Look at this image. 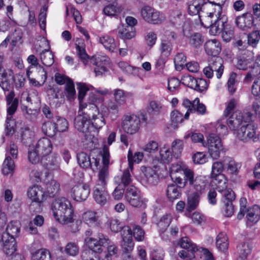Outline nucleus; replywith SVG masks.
I'll return each mask as SVG.
<instances>
[{"instance_id": "obj_46", "label": "nucleus", "mask_w": 260, "mask_h": 260, "mask_svg": "<svg viewBox=\"0 0 260 260\" xmlns=\"http://www.w3.org/2000/svg\"><path fill=\"white\" fill-rule=\"evenodd\" d=\"M178 245H179L180 247L187 249L188 251L192 252L198 250L197 245L192 243L190 239L186 237H183L179 240Z\"/></svg>"}, {"instance_id": "obj_29", "label": "nucleus", "mask_w": 260, "mask_h": 260, "mask_svg": "<svg viewBox=\"0 0 260 260\" xmlns=\"http://www.w3.org/2000/svg\"><path fill=\"white\" fill-rule=\"evenodd\" d=\"M211 186L218 190L223 191L228 187V180L224 175L211 177Z\"/></svg>"}, {"instance_id": "obj_50", "label": "nucleus", "mask_w": 260, "mask_h": 260, "mask_svg": "<svg viewBox=\"0 0 260 260\" xmlns=\"http://www.w3.org/2000/svg\"><path fill=\"white\" fill-rule=\"evenodd\" d=\"M189 138H191V141L194 143H200L202 144L205 143L204 142V137L202 134L200 133H196L192 131L188 132L184 136V140H187Z\"/></svg>"}, {"instance_id": "obj_33", "label": "nucleus", "mask_w": 260, "mask_h": 260, "mask_svg": "<svg viewBox=\"0 0 260 260\" xmlns=\"http://www.w3.org/2000/svg\"><path fill=\"white\" fill-rule=\"evenodd\" d=\"M130 169L128 168L124 170L121 176H117L114 178V182L117 185H121L125 187L132 182L131 175L130 174Z\"/></svg>"}, {"instance_id": "obj_58", "label": "nucleus", "mask_w": 260, "mask_h": 260, "mask_svg": "<svg viewBox=\"0 0 260 260\" xmlns=\"http://www.w3.org/2000/svg\"><path fill=\"white\" fill-rule=\"evenodd\" d=\"M113 95L115 101L122 105L125 102L127 92L120 89H116L113 90Z\"/></svg>"}, {"instance_id": "obj_34", "label": "nucleus", "mask_w": 260, "mask_h": 260, "mask_svg": "<svg viewBox=\"0 0 260 260\" xmlns=\"http://www.w3.org/2000/svg\"><path fill=\"white\" fill-rule=\"evenodd\" d=\"M91 115L90 118L92 119V124L93 126L97 129L101 128L104 126L105 124V119L103 114H100L99 110L97 108V111H91Z\"/></svg>"}, {"instance_id": "obj_9", "label": "nucleus", "mask_w": 260, "mask_h": 260, "mask_svg": "<svg viewBox=\"0 0 260 260\" xmlns=\"http://www.w3.org/2000/svg\"><path fill=\"white\" fill-rule=\"evenodd\" d=\"M234 135L238 140L243 142H247L251 139L255 141L257 139L256 128L253 124L247 122L243 124L239 129L235 131Z\"/></svg>"}, {"instance_id": "obj_61", "label": "nucleus", "mask_w": 260, "mask_h": 260, "mask_svg": "<svg viewBox=\"0 0 260 260\" xmlns=\"http://www.w3.org/2000/svg\"><path fill=\"white\" fill-rule=\"evenodd\" d=\"M89 103L87 104V109L89 108V105H94L96 108H98L97 104L102 103L104 101V98L101 95H99L96 93H90L88 96Z\"/></svg>"}, {"instance_id": "obj_11", "label": "nucleus", "mask_w": 260, "mask_h": 260, "mask_svg": "<svg viewBox=\"0 0 260 260\" xmlns=\"http://www.w3.org/2000/svg\"><path fill=\"white\" fill-rule=\"evenodd\" d=\"M125 198L129 204L134 207L145 208L146 206L144 200L141 197L140 191L134 186H130L127 188Z\"/></svg>"}, {"instance_id": "obj_55", "label": "nucleus", "mask_w": 260, "mask_h": 260, "mask_svg": "<svg viewBox=\"0 0 260 260\" xmlns=\"http://www.w3.org/2000/svg\"><path fill=\"white\" fill-rule=\"evenodd\" d=\"M64 93L67 98L72 101L76 97V90L73 81L71 80L65 85Z\"/></svg>"}, {"instance_id": "obj_21", "label": "nucleus", "mask_w": 260, "mask_h": 260, "mask_svg": "<svg viewBox=\"0 0 260 260\" xmlns=\"http://www.w3.org/2000/svg\"><path fill=\"white\" fill-rule=\"evenodd\" d=\"M77 159L79 165L82 168H91L94 170L93 166L96 168L99 165V160L96 158H92L91 161L89 156L85 152H81L77 154Z\"/></svg>"}, {"instance_id": "obj_31", "label": "nucleus", "mask_w": 260, "mask_h": 260, "mask_svg": "<svg viewBox=\"0 0 260 260\" xmlns=\"http://www.w3.org/2000/svg\"><path fill=\"white\" fill-rule=\"evenodd\" d=\"M246 217L247 223L254 224L256 223L260 218V208L257 205H254L249 208L246 211Z\"/></svg>"}, {"instance_id": "obj_12", "label": "nucleus", "mask_w": 260, "mask_h": 260, "mask_svg": "<svg viewBox=\"0 0 260 260\" xmlns=\"http://www.w3.org/2000/svg\"><path fill=\"white\" fill-rule=\"evenodd\" d=\"M183 178L180 177L176 183L180 187H184L187 185L192 186L197 191H201L203 189L202 186L197 183L194 177V172L188 167L184 172Z\"/></svg>"}, {"instance_id": "obj_63", "label": "nucleus", "mask_w": 260, "mask_h": 260, "mask_svg": "<svg viewBox=\"0 0 260 260\" xmlns=\"http://www.w3.org/2000/svg\"><path fill=\"white\" fill-rule=\"evenodd\" d=\"M186 58L182 53H178L174 59L175 68L177 70H180L184 66H186Z\"/></svg>"}, {"instance_id": "obj_47", "label": "nucleus", "mask_w": 260, "mask_h": 260, "mask_svg": "<svg viewBox=\"0 0 260 260\" xmlns=\"http://www.w3.org/2000/svg\"><path fill=\"white\" fill-rule=\"evenodd\" d=\"M117 65L123 72L127 74L135 75L141 70V69L131 66L127 62L124 61L118 62Z\"/></svg>"}, {"instance_id": "obj_35", "label": "nucleus", "mask_w": 260, "mask_h": 260, "mask_svg": "<svg viewBox=\"0 0 260 260\" xmlns=\"http://www.w3.org/2000/svg\"><path fill=\"white\" fill-rule=\"evenodd\" d=\"M2 237V240L4 243V251L7 255H12L16 250V242L15 238L10 237L5 239Z\"/></svg>"}, {"instance_id": "obj_15", "label": "nucleus", "mask_w": 260, "mask_h": 260, "mask_svg": "<svg viewBox=\"0 0 260 260\" xmlns=\"http://www.w3.org/2000/svg\"><path fill=\"white\" fill-rule=\"evenodd\" d=\"M221 15V13L219 17H216L214 14L212 16H210V22L208 24L206 23L204 21L201 22L202 25L204 27H210V33L212 35L215 36L220 34L225 26L224 21L220 18Z\"/></svg>"}, {"instance_id": "obj_28", "label": "nucleus", "mask_w": 260, "mask_h": 260, "mask_svg": "<svg viewBox=\"0 0 260 260\" xmlns=\"http://www.w3.org/2000/svg\"><path fill=\"white\" fill-rule=\"evenodd\" d=\"M209 66L216 73L217 78L220 79L223 74V60L220 57H212L209 60Z\"/></svg>"}, {"instance_id": "obj_48", "label": "nucleus", "mask_w": 260, "mask_h": 260, "mask_svg": "<svg viewBox=\"0 0 260 260\" xmlns=\"http://www.w3.org/2000/svg\"><path fill=\"white\" fill-rule=\"evenodd\" d=\"M122 11L120 6L118 4L109 5L106 6L103 12L104 14L109 16H116L119 15Z\"/></svg>"}, {"instance_id": "obj_8", "label": "nucleus", "mask_w": 260, "mask_h": 260, "mask_svg": "<svg viewBox=\"0 0 260 260\" xmlns=\"http://www.w3.org/2000/svg\"><path fill=\"white\" fill-rule=\"evenodd\" d=\"M250 116L249 113L244 114L241 111H236L226 119L227 125L234 133L239 129L243 124L248 122L250 119Z\"/></svg>"}, {"instance_id": "obj_60", "label": "nucleus", "mask_w": 260, "mask_h": 260, "mask_svg": "<svg viewBox=\"0 0 260 260\" xmlns=\"http://www.w3.org/2000/svg\"><path fill=\"white\" fill-rule=\"evenodd\" d=\"M173 49L172 43L170 40L162 39L160 44V51L162 55L169 56Z\"/></svg>"}, {"instance_id": "obj_23", "label": "nucleus", "mask_w": 260, "mask_h": 260, "mask_svg": "<svg viewBox=\"0 0 260 260\" xmlns=\"http://www.w3.org/2000/svg\"><path fill=\"white\" fill-rule=\"evenodd\" d=\"M8 104L9 105L7 109V112L9 116L7 117L6 128L7 131V135H10L14 132L13 126L11 125V124H13V121L11 119V116L15 112L17 109L18 101L16 99H14L12 102H9Z\"/></svg>"}, {"instance_id": "obj_20", "label": "nucleus", "mask_w": 260, "mask_h": 260, "mask_svg": "<svg viewBox=\"0 0 260 260\" xmlns=\"http://www.w3.org/2000/svg\"><path fill=\"white\" fill-rule=\"evenodd\" d=\"M60 158L55 153L42 157L41 159V164L50 171H58L60 169Z\"/></svg>"}, {"instance_id": "obj_32", "label": "nucleus", "mask_w": 260, "mask_h": 260, "mask_svg": "<svg viewBox=\"0 0 260 260\" xmlns=\"http://www.w3.org/2000/svg\"><path fill=\"white\" fill-rule=\"evenodd\" d=\"M20 232V226L18 222L11 221L7 225L6 232L4 233L2 237L5 240L6 238L12 237L15 238Z\"/></svg>"}, {"instance_id": "obj_57", "label": "nucleus", "mask_w": 260, "mask_h": 260, "mask_svg": "<svg viewBox=\"0 0 260 260\" xmlns=\"http://www.w3.org/2000/svg\"><path fill=\"white\" fill-rule=\"evenodd\" d=\"M104 246H106V251L104 252L105 253L112 258L117 256L118 253V248L109 238L108 242Z\"/></svg>"}, {"instance_id": "obj_52", "label": "nucleus", "mask_w": 260, "mask_h": 260, "mask_svg": "<svg viewBox=\"0 0 260 260\" xmlns=\"http://www.w3.org/2000/svg\"><path fill=\"white\" fill-rule=\"evenodd\" d=\"M32 260H51V254L49 250L40 249L37 250L32 256Z\"/></svg>"}, {"instance_id": "obj_26", "label": "nucleus", "mask_w": 260, "mask_h": 260, "mask_svg": "<svg viewBox=\"0 0 260 260\" xmlns=\"http://www.w3.org/2000/svg\"><path fill=\"white\" fill-rule=\"evenodd\" d=\"M236 23L240 28L247 30L253 25V17L250 13H244L236 18Z\"/></svg>"}, {"instance_id": "obj_39", "label": "nucleus", "mask_w": 260, "mask_h": 260, "mask_svg": "<svg viewBox=\"0 0 260 260\" xmlns=\"http://www.w3.org/2000/svg\"><path fill=\"white\" fill-rule=\"evenodd\" d=\"M229 246L228 237L224 233H219L216 237V246L217 248L222 251L226 250Z\"/></svg>"}, {"instance_id": "obj_62", "label": "nucleus", "mask_w": 260, "mask_h": 260, "mask_svg": "<svg viewBox=\"0 0 260 260\" xmlns=\"http://www.w3.org/2000/svg\"><path fill=\"white\" fill-rule=\"evenodd\" d=\"M219 192L221 193L222 194L221 201L223 203H232L235 199V193L231 188H228L226 187V188L224 189L223 191H221Z\"/></svg>"}, {"instance_id": "obj_16", "label": "nucleus", "mask_w": 260, "mask_h": 260, "mask_svg": "<svg viewBox=\"0 0 260 260\" xmlns=\"http://www.w3.org/2000/svg\"><path fill=\"white\" fill-rule=\"evenodd\" d=\"M72 198L77 202L86 200L90 193V188L88 185L79 184L74 186L71 190Z\"/></svg>"}, {"instance_id": "obj_1", "label": "nucleus", "mask_w": 260, "mask_h": 260, "mask_svg": "<svg viewBox=\"0 0 260 260\" xmlns=\"http://www.w3.org/2000/svg\"><path fill=\"white\" fill-rule=\"evenodd\" d=\"M103 167L100 169L98 179L93 188V198L95 201L101 205H104L109 199V194L106 189L109 178V165H110V153L108 146L104 145L101 152Z\"/></svg>"}, {"instance_id": "obj_42", "label": "nucleus", "mask_w": 260, "mask_h": 260, "mask_svg": "<svg viewBox=\"0 0 260 260\" xmlns=\"http://www.w3.org/2000/svg\"><path fill=\"white\" fill-rule=\"evenodd\" d=\"M118 35L122 39H131L135 37L136 32L134 28L122 26L119 28Z\"/></svg>"}, {"instance_id": "obj_64", "label": "nucleus", "mask_w": 260, "mask_h": 260, "mask_svg": "<svg viewBox=\"0 0 260 260\" xmlns=\"http://www.w3.org/2000/svg\"><path fill=\"white\" fill-rule=\"evenodd\" d=\"M251 61L252 57L251 56H248L247 57H245L244 56H240L238 59L237 67L239 70H246Z\"/></svg>"}, {"instance_id": "obj_18", "label": "nucleus", "mask_w": 260, "mask_h": 260, "mask_svg": "<svg viewBox=\"0 0 260 260\" xmlns=\"http://www.w3.org/2000/svg\"><path fill=\"white\" fill-rule=\"evenodd\" d=\"M172 216L170 213H166L162 215L157 223V227L160 236L165 240H167L169 235L166 234L168 227L172 222Z\"/></svg>"}, {"instance_id": "obj_49", "label": "nucleus", "mask_w": 260, "mask_h": 260, "mask_svg": "<svg viewBox=\"0 0 260 260\" xmlns=\"http://www.w3.org/2000/svg\"><path fill=\"white\" fill-rule=\"evenodd\" d=\"M204 42V37L200 32H194L189 37V43L194 47L201 46Z\"/></svg>"}, {"instance_id": "obj_54", "label": "nucleus", "mask_w": 260, "mask_h": 260, "mask_svg": "<svg viewBox=\"0 0 260 260\" xmlns=\"http://www.w3.org/2000/svg\"><path fill=\"white\" fill-rule=\"evenodd\" d=\"M260 74V66L257 63V58L253 66L251 68L250 70L247 73L245 77L244 80L246 82H250L252 79Z\"/></svg>"}, {"instance_id": "obj_44", "label": "nucleus", "mask_w": 260, "mask_h": 260, "mask_svg": "<svg viewBox=\"0 0 260 260\" xmlns=\"http://www.w3.org/2000/svg\"><path fill=\"white\" fill-rule=\"evenodd\" d=\"M82 220L86 224L91 226L98 222V217L95 212L88 211L83 214Z\"/></svg>"}, {"instance_id": "obj_24", "label": "nucleus", "mask_w": 260, "mask_h": 260, "mask_svg": "<svg viewBox=\"0 0 260 260\" xmlns=\"http://www.w3.org/2000/svg\"><path fill=\"white\" fill-rule=\"evenodd\" d=\"M13 77L11 70H5L0 67V86L4 91H9L11 88Z\"/></svg>"}, {"instance_id": "obj_56", "label": "nucleus", "mask_w": 260, "mask_h": 260, "mask_svg": "<svg viewBox=\"0 0 260 260\" xmlns=\"http://www.w3.org/2000/svg\"><path fill=\"white\" fill-rule=\"evenodd\" d=\"M183 148V142L179 139L175 140L172 143L171 149L172 154L176 157H178L181 153Z\"/></svg>"}, {"instance_id": "obj_40", "label": "nucleus", "mask_w": 260, "mask_h": 260, "mask_svg": "<svg viewBox=\"0 0 260 260\" xmlns=\"http://www.w3.org/2000/svg\"><path fill=\"white\" fill-rule=\"evenodd\" d=\"M45 182L46 191L49 196L53 197L58 192L60 185L55 180L51 179L50 180H47L46 179Z\"/></svg>"}, {"instance_id": "obj_25", "label": "nucleus", "mask_w": 260, "mask_h": 260, "mask_svg": "<svg viewBox=\"0 0 260 260\" xmlns=\"http://www.w3.org/2000/svg\"><path fill=\"white\" fill-rule=\"evenodd\" d=\"M188 166L183 162L172 164L170 168V175L174 182L176 183Z\"/></svg>"}, {"instance_id": "obj_5", "label": "nucleus", "mask_w": 260, "mask_h": 260, "mask_svg": "<svg viewBox=\"0 0 260 260\" xmlns=\"http://www.w3.org/2000/svg\"><path fill=\"white\" fill-rule=\"evenodd\" d=\"M27 196L33 202L29 205V210L32 214L40 213L41 211V205L46 199L43 189L38 185L33 186L28 188Z\"/></svg>"}, {"instance_id": "obj_38", "label": "nucleus", "mask_w": 260, "mask_h": 260, "mask_svg": "<svg viewBox=\"0 0 260 260\" xmlns=\"http://www.w3.org/2000/svg\"><path fill=\"white\" fill-rule=\"evenodd\" d=\"M53 121L54 123L56 131L58 132H64L68 129L69 123L66 119L58 116H56Z\"/></svg>"}, {"instance_id": "obj_59", "label": "nucleus", "mask_w": 260, "mask_h": 260, "mask_svg": "<svg viewBox=\"0 0 260 260\" xmlns=\"http://www.w3.org/2000/svg\"><path fill=\"white\" fill-rule=\"evenodd\" d=\"M163 105L159 101H151L148 106V110L153 114H158L162 109Z\"/></svg>"}, {"instance_id": "obj_3", "label": "nucleus", "mask_w": 260, "mask_h": 260, "mask_svg": "<svg viewBox=\"0 0 260 260\" xmlns=\"http://www.w3.org/2000/svg\"><path fill=\"white\" fill-rule=\"evenodd\" d=\"M54 217L60 223L67 224L73 221L74 210L70 201L64 197L56 199L52 204Z\"/></svg>"}, {"instance_id": "obj_51", "label": "nucleus", "mask_w": 260, "mask_h": 260, "mask_svg": "<svg viewBox=\"0 0 260 260\" xmlns=\"http://www.w3.org/2000/svg\"><path fill=\"white\" fill-rule=\"evenodd\" d=\"M42 130L43 133L49 137H52L56 133L54 122L46 121L42 126Z\"/></svg>"}, {"instance_id": "obj_41", "label": "nucleus", "mask_w": 260, "mask_h": 260, "mask_svg": "<svg viewBox=\"0 0 260 260\" xmlns=\"http://www.w3.org/2000/svg\"><path fill=\"white\" fill-rule=\"evenodd\" d=\"M201 191L193 192L188 198L187 209L189 211L194 210L199 205Z\"/></svg>"}, {"instance_id": "obj_53", "label": "nucleus", "mask_w": 260, "mask_h": 260, "mask_svg": "<svg viewBox=\"0 0 260 260\" xmlns=\"http://www.w3.org/2000/svg\"><path fill=\"white\" fill-rule=\"evenodd\" d=\"M40 58L42 63L46 66L50 67L54 62L53 55L48 50H45L41 53Z\"/></svg>"}, {"instance_id": "obj_19", "label": "nucleus", "mask_w": 260, "mask_h": 260, "mask_svg": "<svg viewBox=\"0 0 260 260\" xmlns=\"http://www.w3.org/2000/svg\"><path fill=\"white\" fill-rule=\"evenodd\" d=\"M37 152L41 155V159L51 154L53 144L51 141L47 138L40 139L36 145Z\"/></svg>"}, {"instance_id": "obj_7", "label": "nucleus", "mask_w": 260, "mask_h": 260, "mask_svg": "<svg viewBox=\"0 0 260 260\" xmlns=\"http://www.w3.org/2000/svg\"><path fill=\"white\" fill-rule=\"evenodd\" d=\"M141 126L140 117L134 114H127L121 119V127L123 131L129 135L138 133Z\"/></svg>"}, {"instance_id": "obj_4", "label": "nucleus", "mask_w": 260, "mask_h": 260, "mask_svg": "<svg viewBox=\"0 0 260 260\" xmlns=\"http://www.w3.org/2000/svg\"><path fill=\"white\" fill-rule=\"evenodd\" d=\"M97 111V108L94 105H89V108L87 109L86 103L81 104L78 115L76 117L74 126L78 131L86 133L89 132L90 126V116L91 111Z\"/></svg>"}, {"instance_id": "obj_43", "label": "nucleus", "mask_w": 260, "mask_h": 260, "mask_svg": "<svg viewBox=\"0 0 260 260\" xmlns=\"http://www.w3.org/2000/svg\"><path fill=\"white\" fill-rule=\"evenodd\" d=\"M172 155L169 148L164 146L160 148L159 155L156 158L161 163H168L171 161Z\"/></svg>"}, {"instance_id": "obj_22", "label": "nucleus", "mask_w": 260, "mask_h": 260, "mask_svg": "<svg viewBox=\"0 0 260 260\" xmlns=\"http://www.w3.org/2000/svg\"><path fill=\"white\" fill-rule=\"evenodd\" d=\"M121 237L123 240L122 246L123 252L130 253L133 250L134 243L132 240V231L129 226L123 228Z\"/></svg>"}, {"instance_id": "obj_45", "label": "nucleus", "mask_w": 260, "mask_h": 260, "mask_svg": "<svg viewBox=\"0 0 260 260\" xmlns=\"http://www.w3.org/2000/svg\"><path fill=\"white\" fill-rule=\"evenodd\" d=\"M166 193L170 200L178 199L181 194L180 190L176 184H171L168 186Z\"/></svg>"}, {"instance_id": "obj_13", "label": "nucleus", "mask_w": 260, "mask_h": 260, "mask_svg": "<svg viewBox=\"0 0 260 260\" xmlns=\"http://www.w3.org/2000/svg\"><path fill=\"white\" fill-rule=\"evenodd\" d=\"M141 15L145 21L150 23L158 24L162 21L159 12L149 6H144L141 8Z\"/></svg>"}, {"instance_id": "obj_10", "label": "nucleus", "mask_w": 260, "mask_h": 260, "mask_svg": "<svg viewBox=\"0 0 260 260\" xmlns=\"http://www.w3.org/2000/svg\"><path fill=\"white\" fill-rule=\"evenodd\" d=\"M108 241V238L101 233L94 234L92 238L84 239L85 243L90 249V251L96 253L102 252V246L106 245Z\"/></svg>"}, {"instance_id": "obj_27", "label": "nucleus", "mask_w": 260, "mask_h": 260, "mask_svg": "<svg viewBox=\"0 0 260 260\" xmlns=\"http://www.w3.org/2000/svg\"><path fill=\"white\" fill-rule=\"evenodd\" d=\"M204 48L207 54L213 56V57H218L217 55L221 49L220 42L215 39L206 42L204 45Z\"/></svg>"}, {"instance_id": "obj_17", "label": "nucleus", "mask_w": 260, "mask_h": 260, "mask_svg": "<svg viewBox=\"0 0 260 260\" xmlns=\"http://www.w3.org/2000/svg\"><path fill=\"white\" fill-rule=\"evenodd\" d=\"M141 171L143 174L142 178L143 183L146 185H155L158 183L159 177L152 168L142 166Z\"/></svg>"}, {"instance_id": "obj_36", "label": "nucleus", "mask_w": 260, "mask_h": 260, "mask_svg": "<svg viewBox=\"0 0 260 260\" xmlns=\"http://www.w3.org/2000/svg\"><path fill=\"white\" fill-rule=\"evenodd\" d=\"M144 157L143 153L142 152H136L134 154L129 150L127 154V159L128 162V168L130 169L131 172L133 170L134 163L139 164L140 162Z\"/></svg>"}, {"instance_id": "obj_14", "label": "nucleus", "mask_w": 260, "mask_h": 260, "mask_svg": "<svg viewBox=\"0 0 260 260\" xmlns=\"http://www.w3.org/2000/svg\"><path fill=\"white\" fill-rule=\"evenodd\" d=\"M109 58L107 56L95 55L89 59L91 64L95 66L94 71L95 76L102 75L107 71V66L109 63Z\"/></svg>"}, {"instance_id": "obj_30", "label": "nucleus", "mask_w": 260, "mask_h": 260, "mask_svg": "<svg viewBox=\"0 0 260 260\" xmlns=\"http://www.w3.org/2000/svg\"><path fill=\"white\" fill-rule=\"evenodd\" d=\"M99 42L105 48L110 52H113L118 47V45L114 38L107 35L99 37Z\"/></svg>"}, {"instance_id": "obj_6", "label": "nucleus", "mask_w": 260, "mask_h": 260, "mask_svg": "<svg viewBox=\"0 0 260 260\" xmlns=\"http://www.w3.org/2000/svg\"><path fill=\"white\" fill-rule=\"evenodd\" d=\"M203 146L208 148V153L213 159H218L221 152L225 151L220 138L214 134L209 135Z\"/></svg>"}, {"instance_id": "obj_2", "label": "nucleus", "mask_w": 260, "mask_h": 260, "mask_svg": "<svg viewBox=\"0 0 260 260\" xmlns=\"http://www.w3.org/2000/svg\"><path fill=\"white\" fill-rule=\"evenodd\" d=\"M225 0H220L219 2L207 3L206 0H193L188 5V13L190 15L198 14L201 22L209 23L210 16L215 14L219 17L222 13V6L224 5Z\"/></svg>"}, {"instance_id": "obj_37", "label": "nucleus", "mask_w": 260, "mask_h": 260, "mask_svg": "<svg viewBox=\"0 0 260 260\" xmlns=\"http://www.w3.org/2000/svg\"><path fill=\"white\" fill-rule=\"evenodd\" d=\"M15 159L9 156L5 157L2 168V172L4 175H9L14 172L15 168Z\"/></svg>"}]
</instances>
